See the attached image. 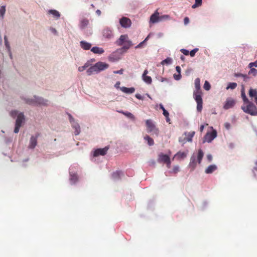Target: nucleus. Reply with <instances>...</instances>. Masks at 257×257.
<instances>
[{
	"instance_id": "obj_45",
	"label": "nucleus",
	"mask_w": 257,
	"mask_h": 257,
	"mask_svg": "<svg viewBox=\"0 0 257 257\" xmlns=\"http://www.w3.org/2000/svg\"><path fill=\"white\" fill-rule=\"evenodd\" d=\"M148 38H149V36H148L143 42H141L139 44H138L137 46H136L135 48L138 49V48H140L142 47L143 44L145 43V42H146V41L148 40Z\"/></svg>"
},
{
	"instance_id": "obj_11",
	"label": "nucleus",
	"mask_w": 257,
	"mask_h": 257,
	"mask_svg": "<svg viewBox=\"0 0 257 257\" xmlns=\"http://www.w3.org/2000/svg\"><path fill=\"white\" fill-rule=\"evenodd\" d=\"M69 120L72 123V126L75 130V135H78L80 132V127L78 123L76 122L71 115H69Z\"/></svg>"
},
{
	"instance_id": "obj_58",
	"label": "nucleus",
	"mask_w": 257,
	"mask_h": 257,
	"mask_svg": "<svg viewBox=\"0 0 257 257\" xmlns=\"http://www.w3.org/2000/svg\"><path fill=\"white\" fill-rule=\"evenodd\" d=\"M176 70L179 73V74H180L181 68L179 66H176Z\"/></svg>"
},
{
	"instance_id": "obj_59",
	"label": "nucleus",
	"mask_w": 257,
	"mask_h": 257,
	"mask_svg": "<svg viewBox=\"0 0 257 257\" xmlns=\"http://www.w3.org/2000/svg\"><path fill=\"white\" fill-rule=\"evenodd\" d=\"M96 14L98 16H100L101 14V11L99 10H97L96 11Z\"/></svg>"
},
{
	"instance_id": "obj_32",
	"label": "nucleus",
	"mask_w": 257,
	"mask_h": 257,
	"mask_svg": "<svg viewBox=\"0 0 257 257\" xmlns=\"http://www.w3.org/2000/svg\"><path fill=\"white\" fill-rule=\"evenodd\" d=\"M121 174L122 172L120 171H116L113 173V174H112V177L114 179H119Z\"/></svg>"
},
{
	"instance_id": "obj_9",
	"label": "nucleus",
	"mask_w": 257,
	"mask_h": 257,
	"mask_svg": "<svg viewBox=\"0 0 257 257\" xmlns=\"http://www.w3.org/2000/svg\"><path fill=\"white\" fill-rule=\"evenodd\" d=\"M217 136V132L213 130L211 133H207L204 137L203 142L210 143Z\"/></svg>"
},
{
	"instance_id": "obj_60",
	"label": "nucleus",
	"mask_w": 257,
	"mask_h": 257,
	"mask_svg": "<svg viewBox=\"0 0 257 257\" xmlns=\"http://www.w3.org/2000/svg\"><path fill=\"white\" fill-rule=\"evenodd\" d=\"M204 125H201L200 126V128H199V130H200V131L201 132H202L203 131V130H204Z\"/></svg>"
},
{
	"instance_id": "obj_46",
	"label": "nucleus",
	"mask_w": 257,
	"mask_h": 257,
	"mask_svg": "<svg viewBox=\"0 0 257 257\" xmlns=\"http://www.w3.org/2000/svg\"><path fill=\"white\" fill-rule=\"evenodd\" d=\"M179 171V167L178 166H174L172 169V172L177 173Z\"/></svg>"
},
{
	"instance_id": "obj_4",
	"label": "nucleus",
	"mask_w": 257,
	"mask_h": 257,
	"mask_svg": "<svg viewBox=\"0 0 257 257\" xmlns=\"http://www.w3.org/2000/svg\"><path fill=\"white\" fill-rule=\"evenodd\" d=\"M11 115L15 117L17 115V118L16 121V126L14 129V133H18L19 132L20 128L22 125V124L24 122L25 116L24 113L22 112L18 113L17 110L12 111L11 112Z\"/></svg>"
},
{
	"instance_id": "obj_2",
	"label": "nucleus",
	"mask_w": 257,
	"mask_h": 257,
	"mask_svg": "<svg viewBox=\"0 0 257 257\" xmlns=\"http://www.w3.org/2000/svg\"><path fill=\"white\" fill-rule=\"evenodd\" d=\"M108 67V64L102 62H98L94 65L91 66L86 71L88 75H91L93 73H98Z\"/></svg>"
},
{
	"instance_id": "obj_6",
	"label": "nucleus",
	"mask_w": 257,
	"mask_h": 257,
	"mask_svg": "<svg viewBox=\"0 0 257 257\" xmlns=\"http://www.w3.org/2000/svg\"><path fill=\"white\" fill-rule=\"evenodd\" d=\"M146 124L147 127V131L148 133H152V135H156L158 136L159 131L156 125L154 124L151 119H147L146 121Z\"/></svg>"
},
{
	"instance_id": "obj_16",
	"label": "nucleus",
	"mask_w": 257,
	"mask_h": 257,
	"mask_svg": "<svg viewBox=\"0 0 257 257\" xmlns=\"http://www.w3.org/2000/svg\"><path fill=\"white\" fill-rule=\"evenodd\" d=\"M148 73V71L146 69L144 71V73L142 75V78L143 80L147 84H150L152 83V79L151 77L149 76H147V74Z\"/></svg>"
},
{
	"instance_id": "obj_61",
	"label": "nucleus",
	"mask_w": 257,
	"mask_h": 257,
	"mask_svg": "<svg viewBox=\"0 0 257 257\" xmlns=\"http://www.w3.org/2000/svg\"><path fill=\"white\" fill-rule=\"evenodd\" d=\"M181 59L182 60H184L185 59V57L183 56H181V57H180Z\"/></svg>"
},
{
	"instance_id": "obj_55",
	"label": "nucleus",
	"mask_w": 257,
	"mask_h": 257,
	"mask_svg": "<svg viewBox=\"0 0 257 257\" xmlns=\"http://www.w3.org/2000/svg\"><path fill=\"white\" fill-rule=\"evenodd\" d=\"M224 126L227 129H229L230 127V124L228 122H226L224 124Z\"/></svg>"
},
{
	"instance_id": "obj_27",
	"label": "nucleus",
	"mask_w": 257,
	"mask_h": 257,
	"mask_svg": "<svg viewBox=\"0 0 257 257\" xmlns=\"http://www.w3.org/2000/svg\"><path fill=\"white\" fill-rule=\"evenodd\" d=\"M241 97L242 98V100H243L244 103H246L250 101H249V100L248 99V98H247V97L245 95V93L244 92V89L243 87L242 88L241 91Z\"/></svg>"
},
{
	"instance_id": "obj_44",
	"label": "nucleus",
	"mask_w": 257,
	"mask_h": 257,
	"mask_svg": "<svg viewBox=\"0 0 257 257\" xmlns=\"http://www.w3.org/2000/svg\"><path fill=\"white\" fill-rule=\"evenodd\" d=\"M5 43L6 47L9 50L10 48V44L9 43L8 38L6 36L4 37Z\"/></svg>"
},
{
	"instance_id": "obj_35",
	"label": "nucleus",
	"mask_w": 257,
	"mask_h": 257,
	"mask_svg": "<svg viewBox=\"0 0 257 257\" xmlns=\"http://www.w3.org/2000/svg\"><path fill=\"white\" fill-rule=\"evenodd\" d=\"M237 86V84L235 82H232L229 83L226 87L227 89H235Z\"/></svg>"
},
{
	"instance_id": "obj_39",
	"label": "nucleus",
	"mask_w": 257,
	"mask_h": 257,
	"mask_svg": "<svg viewBox=\"0 0 257 257\" xmlns=\"http://www.w3.org/2000/svg\"><path fill=\"white\" fill-rule=\"evenodd\" d=\"M70 180L73 183H75L78 180V177L77 175H71Z\"/></svg>"
},
{
	"instance_id": "obj_33",
	"label": "nucleus",
	"mask_w": 257,
	"mask_h": 257,
	"mask_svg": "<svg viewBox=\"0 0 257 257\" xmlns=\"http://www.w3.org/2000/svg\"><path fill=\"white\" fill-rule=\"evenodd\" d=\"M160 108L163 111V115L167 118L169 115V112L165 109L163 105L162 104H160Z\"/></svg>"
},
{
	"instance_id": "obj_36",
	"label": "nucleus",
	"mask_w": 257,
	"mask_h": 257,
	"mask_svg": "<svg viewBox=\"0 0 257 257\" xmlns=\"http://www.w3.org/2000/svg\"><path fill=\"white\" fill-rule=\"evenodd\" d=\"M5 12H6V7L5 6L1 7H0V16L2 18V19L4 18Z\"/></svg>"
},
{
	"instance_id": "obj_29",
	"label": "nucleus",
	"mask_w": 257,
	"mask_h": 257,
	"mask_svg": "<svg viewBox=\"0 0 257 257\" xmlns=\"http://www.w3.org/2000/svg\"><path fill=\"white\" fill-rule=\"evenodd\" d=\"M204 153L202 150L200 149L198 150V155H197V161L199 164H200L201 160L203 157Z\"/></svg>"
},
{
	"instance_id": "obj_63",
	"label": "nucleus",
	"mask_w": 257,
	"mask_h": 257,
	"mask_svg": "<svg viewBox=\"0 0 257 257\" xmlns=\"http://www.w3.org/2000/svg\"><path fill=\"white\" fill-rule=\"evenodd\" d=\"M91 7H92V8H94V5H93V4H92V5H91Z\"/></svg>"
},
{
	"instance_id": "obj_34",
	"label": "nucleus",
	"mask_w": 257,
	"mask_h": 257,
	"mask_svg": "<svg viewBox=\"0 0 257 257\" xmlns=\"http://www.w3.org/2000/svg\"><path fill=\"white\" fill-rule=\"evenodd\" d=\"M170 18V16L168 15H162L161 16H159V22L169 20Z\"/></svg>"
},
{
	"instance_id": "obj_14",
	"label": "nucleus",
	"mask_w": 257,
	"mask_h": 257,
	"mask_svg": "<svg viewBox=\"0 0 257 257\" xmlns=\"http://www.w3.org/2000/svg\"><path fill=\"white\" fill-rule=\"evenodd\" d=\"M159 22V13L157 10L153 14H152L150 19V22L153 24Z\"/></svg>"
},
{
	"instance_id": "obj_26",
	"label": "nucleus",
	"mask_w": 257,
	"mask_h": 257,
	"mask_svg": "<svg viewBox=\"0 0 257 257\" xmlns=\"http://www.w3.org/2000/svg\"><path fill=\"white\" fill-rule=\"evenodd\" d=\"M48 14L52 15L53 17L56 18L57 19L59 18L60 17V14L59 12L55 10H49L48 11Z\"/></svg>"
},
{
	"instance_id": "obj_10",
	"label": "nucleus",
	"mask_w": 257,
	"mask_h": 257,
	"mask_svg": "<svg viewBox=\"0 0 257 257\" xmlns=\"http://www.w3.org/2000/svg\"><path fill=\"white\" fill-rule=\"evenodd\" d=\"M119 23L121 27L127 28L131 27L132 22L131 20L126 17H122L119 20Z\"/></svg>"
},
{
	"instance_id": "obj_53",
	"label": "nucleus",
	"mask_w": 257,
	"mask_h": 257,
	"mask_svg": "<svg viewBox=\"0 0 257 257\" xmlns=\"http://www.w3.org/2000/svg\"><path fill=\"white\" fill-rule=\"evenodd\" d=\"M174 78L176 80H179L181 78V74H178V75L174 74Z\"/></svg>"
},
{
	"instance_id": "obj_25",
	"label": "nucleus",
	"mask_w": 257,
	"mask_h": 257,
	"mask_svg": "<svg viewBox=\"0 0 257 257\" xmlns=\"http://www.w3.org/2000/svg\"><path fill=\"white\" fill-rule=\"evenodd\" d=\"M195 133L194 131L191 132L187 134L186 133H185V135L186 136V141L192 142V138L194 137Z\"/></svg>"
},
{
	"instance_id": "obj_15",
	"label": "nucleus",
	"mask_w": 257,
	"mask_h": 257,
	"mask_svg": "<svg viewBox=\"0 0 257 257\" xmlns=\"http://www.w3.org/2000/svg\"><path fill=\"white\" fill-rule=\"evenodd\" d=\"M102 35L104 38L107 39H110L113 36L112 31L108 28L104 29L103 30Z\"/></svg>"
},
{
	"instance_id": "obj_13",
	"label": "nucleus",
	"mask_w": 257,
	"mask_h": 257,
	"mask_svg": "<svg viewBox=\"0 0 257 257\" xmlns=\"http://www.w3.org/2000/svg\"><path fill=\"white\" fill-rule=\"evenodd\" d=\"M108 149V147H105L102 149H98L94 151V156L95 157H97L99 155L103 156L106 154Z\"/></svg>"
},
{
	"instance_id": "obj_31",
	"label": "nucleus",
	"mask_w": 257,
	"mask_h": 257,
	"mask_svg": "<svg viewBox=\"0 0 257 257\" xmlns=\"http://www.w3.org/2000/svg\"><path fill=\"white\" fill-rule=\"evenodd\" d=\"M90 66V63L89 62H87L83 66H80L78 67V71L80 72L83 71L87 68L89 67Z\"/></svg>"
},
{
	"instance_id": "obj_3",
	"label": "nucleus",
	"mask_w": 257,
	"mask_h": 257,
	"mask_svg": "<svg viewBox=\"0 0 257 257\" xmlns=\"http://www.w3.org/2000/svg\"><path fill=\"white\" fill-rule=\"evenodd\" d=\"M116 44L118 46H122L121 49L124 51H126L133 46L132 42L129 40L127 35H121L116 41Z\"/></svg>"
},
{
	"instance_id": "obj_22",
	"label": "nucleus",
	"mask_w": 257,
	"mask_h": 257,
	"mask_svg": "<svg viewBox=\"0 0 257 257\" xmlns=\"http://www.w3.org/2000/svg\"><path fill=\"white\" fill-rule=\"evenodd\" d=\"M197 162L196 161V157L194 155H193L190 159V162L189 163V167L193 170L196 166Z\"/></svg>"
},
{
	"instance_id": "obj_19",
	"label": "nucleus",
	"mask_w": 257,
	"mask_h": 257,
	"mask_svg": "<svg viewBox=\"0 0 257 257\" xmlns=\"http://www.w3.org/2000/svg\"><path fill=\"white\" fill-rule=\"evenodd\" d=\"M81 47L85 50H89L91 48V44L84 41L80 42Z\"/></svg>"
},
{
	"instance_id": "obj_62",
	"label": "nucleus",
	"mask_w": 257,
	"mask_h": 257,
	"mask_svg": "<svg viewBox=\"0 0 257 257\" xmlns=\"http://www.w3.org/2000/svg\"><path fill=\"white\" fill-rule=\"evenodd\" d=\"M166 121L167 122H169L170 121V118H169V116L168 117V118L166 117Z\"/></svg>"
},
{
	"instance_id": "obj_48",
	"label": "nucleus",
	"mask_w": 257,
	"mask_h": 257,
	"mask_svg": "<svg viewBox=\"0 0 257 257\" xmlns=\"http://www.w3.org/2000/svg\"><path fill=\"white\" fill-rule=\"evenodd\" d=\"M180 51L185 55H188L189 54V51L185 49H181Z\"/></svg>"
},
{
	"instance_id": "obj_12",
	"label": "nucleus",
	"mask_w": 257,
	"mask_h": 257,
	"mask_svg": "<svg viewBox=\"0 0 257 257\" xmlns=\"http://www.w3.org/2000/svg\"><path fill=\"white\" fill-rule=\"evenodd\" d=\"M235 104V101L234 99L231 98H228L223 106L224 109H228L232 108Z\"/></svg>"
},
{
	"instance_id": "obj_40",
	"label": "nucleus",
	"mask_w": 257,
	"mask_h": 257,
	"mask_svg": "<svg viewBox=\"0 0 257 257\" xmlns=\"http://www.w3.org/2000/svg\"><path fill=\"white\" fill-rule=\"evenodd\" d=\"M119 112H121L122 113H123L124 115H125V116L131 118H132V119H134L135 118V116L134 115L131 113V112H123V111H119Z\"/></svg>"
},
{
	"instance_id": "obj_17",
	"label": "nucleus",
	"mask_w": 257,
	"mask_h": 257,
	"mask_svg": "<svg viewBox=\"0 0 257 257\" xmlns=\"http://www.w3.org/2000/svg\"><path fill=\"white\" fill-rule=\"evenodd\" d=\"M249 96L252 98H254V102L257 104V90L256 89L250 88L249 90Z\"/></svg>"
},
{
	"instance_id": "obj_42",
	"label": "nucleus",
	"mask_w": 257,
	"mask_h": 257,
	"mask_svg": "<svg viewBox=\"0 0 257 257\" xmlns=\"http://www.w3.org/2000/svg\"><path fill=\"white\" fill-rule=\"evenodd\" d=\"M203 87L206 90H209L210 89V85L207 81H205Z\"/></svg>"
},
{
	"instance_id": "obj_57",
	"label": "nucleus",
	"mask_w": 257,
	"mask_h": 257,
	"mask_svg": "<svg viewBox=\"0 0 257 257\" xmlns=\"http://www.w3.org/2000/svg\"><path fill=\"white\" fill-rule=\"evenodd\" d=\"M207 158L208 159V160H209V162H211L212 161V157L211 155H208L207 156Z\"/></svg>"
},
{
	"instance_id": "obj_52",
	"label": "nucleus",
	"mask_w": 257,
	"mask_h": 257,
	"mask_svg": "<svg viewBox=\"0 0 257 257\" xmlns=\"http://www.w3.org/2000/svg\"><path fill=\"white\" fill-rule=\"evenodd\" d=\"M189 23V19L188 17H185L184 19V23L185 25H187Z\"/></svg>"
},
{
	"instance_id": "obj_50",
	"label": "nucleus",
	"mask_w": 257,
	"mask_h": 257,
	"mask_svg": "<svg viewBox=\"0 0 257 257\" xmlns=\"http://www.w3.org/2000/svg\"><path fill=\"white\" fill-rule=\"evenodd\" d=\"M253 176L257 179V167H254L253 170Z\"/></svg>"
},
{
	"instance_id": "obj_5",
	"label": "nucleus",
	"mask_w": 257,
	"mask_h": 257,
	"mask_svg": "<svg viewBox=\"0 0 257 257\" xmlns=\"http://www.w3.org/2000/svg\"><path fill=\"white\" fill-rule=\"evenodd\" d=\"M246 106H241V109L246 113L251 115H257V108L254 104L251 101L246 103Z\"/></svg>"
},
{
	"instance_id": "obj_21",
	"label": "nucleus",
	"mask_w": 257,
	"mask_h": 257,
	"mask_svg": "<svg viewBox=\"0 0 257 257\" xmlns=\"http://www.w3.org/2000/svg\"><path fill=\"white\" fill-rule=\"evenodd\" d=\"M120 90L124 93L131 94L135 92V89L134 87L127 88L125 87H122L120 88Z\"/></svg>"
},
{
	"instance_id": "obj_37",
	"label": "nucleus",
	"mask_w": 257,
	"mask_h": 257,
	"mask_svg": "<svg viewBox=\"0 0 257 257\" xmlns=\"http://www.w3.org/2000/svg\"><path fill=\"white\" fill-rule=\"evenodd\" d=\"M172 60L170 58H167L165 60H164L162 62V64L164 65L165 64H170L172 63Z\"/></svg>"
},
{
	"instance_id": "obj_7",
	"label": "nucleus",
	"mask_w": 257,
	"mask_h": 257,
	"mask_svg": "<svg viewBox=\"0 0 257 257\" xmlns=\"http://www.w3.org/2000/svg\"><path fill=\"white\" fill-rule=\"evenodd\" d=\"M157 161L159 163L166 164L168 168H170L171 167V162L170 158L169 156L166 154H164L162 153L159 154Z\"/></svg>"
},
{
	"instance_id": "obj_56",
	"label": "nucleus",
	"mask_w": 257,
	"mask_h": 257,
	"mask_svg": "<svg viewBox=\"0 0 257 257\" xmlns=\"http://www.w3.org/2000/svg\"><path fill=\"white\" fill-rule=\"evenodd\" d=\"M120 84V82L119 81H117L116 82V83H115L114 86L115 88H119V85Z\"/></svg>"
},
{
	"instance_id": "obj_49",
	"label": "nucleus",
	"mask_w": 257,
	"mask_h": 257,
	"mask_svg": "<svg viewBox=\"0 0 257 257\" xmlns=\"http://www.w3.org/2000/svg\"><path fill=\"white\" fill-rule=\"evenodd\" d=\"M235 76L236 77H243L244 79L247 78V76L246 75H243L242 74H241V73H237V74H235Z\"/></svg>"
},
{
	"instance_id": "obj_43",
	"label": "nucleus",
	"mask_w": 257,
	"mask_h": 257,
	"mask_svg": "<svg viewBox=\"0 0 257 257\" xmlns=\"http://www.w3.org/2000/svg\"><path fill=\"white\" fill-rule=\"evenodd\" d=\"M199 50L198 48H195L193 50H191L189 52V54L191 57H194L195 55V53Z\"/></svg>"
},
{
	"instance_id": "obj_38",
	"label": "nucleus",
	"mask_w": 257,
	"mask_h": 257,
	"mask_svg": "<svg viewBox=\"0 0 257 257\" xmlns=\"http://www.w3.org/2000/svg\"><path fill=\"white\" fill-rule=\"evenodd\" d=\"M202 4V0H195V4L192 5V8L195 9L197 7L201 6Z\"/></svg>"
},
{
	"instance_id": "obj_51",
	"label": "nucleus",
	"mask_w": 257,
	"mask_h": 257,
	"mask_svg": "<svg viewBox=\"0 0 257 257\" xmlns=\"http://www.w3.org/2000/svg\"><path fill=\"white\" fill-rule=\"evenodd\" d=\"M123 69H121L120 70H117V71H114L113 72V73L115 74H122L123 73Z\"/></svg>"
},
{
	"instance_id": "obj_23",
	"label": "nucleus",
	"mask_w": 257,
	"mask_h": 257,
	"mask_svg": "<svg viewBox=\"0 0 257 257\" xmlns=\"http://www.w3.org/2000/svg\"><path fill=\"white\" fill-rule=\"evenodd\" d=\"M91 51L95 54H101L104 53V51L102 48L93 47L91 49Z\"/></svg>"
},
{
	"instance_id": "obj_41",
	"label": "nucleus",
	"mask_w": 257,
	"mask_h": 257,
	"mask_svg": "<svg viewBox=\"0 0 257 257\" xmlns=\"http://www.w3.org/2000/svg\"><path fill=\"white\" fill-rule=\"evenodd\" d=\"M248 74H252L253 76H255L257 74V70L255 68H250V71L248 72Z\"/></svg>"
},
{
	"instance_id": "obj_47",
	"label": "nucleus",
	"mask_w": 257,
	"mask_h": 257,
	"mask_svg": "<svg viewBox=\"0 0 257 257\" xmlns=\"http://www.w3.org/2000/svg\"><path fill=\"white\" fill-rule=\"evenodd\" d=\"M248 67L250 68H252V67H257V61H255L254 62H251L249 64Z\"/></svg>"
},
{
	"instance_id": "obj_18",
	"label": "nucleus",
	"mask_w": 257,
	"mask_h": 257,
	"mask_svg": "<svg viewBox=\"0 0 257 257\" xmlns=\"http://www.w3.org/2000/svg\"><path fill=\"white\" fill-rule=\"evenodd\" d=\"M37 138L34 136L31 137L30 141V144L29 148L30 149H34L37 145Z\"/></svg>"
},
{
	"instance_id": "obj_20",
	"label": "nucleus",
	"mask_w": 257,
	"mask_h": 257,
	"mask_svg": "<svg viewBox=\"0 0 257 257\" xmlns=\"http://www.w3.org/2000/svg\"><path fill=\"white\" fill-rule=\"evenodd\" d=\"M217 166L215 165H209L205 170V172L206 174H211L217 170Z\"/></svg>"
},
{
	"instance_id": "obj_30",
	"label": "nucleus",
	"mask_w": 257,
	"mask_h": 257,
	"mask_svg": "<svg viewBox=\"0 0 257 257\" xmlns=\"http://www.w3.org/2000/svg\"><path fill=\"white\" fill-rule=\"evenodd\" d=\"M187 155L184 152H179L175 155V157L178 159H183L186 157Z\"/></svg>"
},
{
	"instance_id": "obj_54",
	"label": "nucleus",
	"mask_w": 257,
	"mask_h": 257,
	"mask_svg": "<svg viewBox=\"0 0 257 257\" xmlns=\"http://www.w3.org/2000/svg\"><path fill=\"white\" fill-rule=\"evenodd\" d=\"M136 98H137L138 99H139L140 100L143 99V97L141 95H140L139 94H136Z\"/></svg>"
},
{
	"instance_id": "obj_64",
	"label": "nucleus",
	"mask_w": 257,
	"mask_h": 257,
	"mask_svg": "<svg viewBox=\"0 0 257 257\" xmlns=\"http://www.w3.org/2000/svg\"><path fill=\"white\" fill-rule=\"evenodd\" d=\"M161 81H162V82H163V81H164V78H162V79H161Z\"/></svg>"
},
{
	"instance_id": "obj_8",
	"label": "nucleus",
	"mask_w": 257,
	"mask_h": 257,
	"mask_svg": "<svg viewBox=\"0 0 257 257\" xmlns=\"http://www.w3.org/2000/svg\"><path fill=\"white\" fill-rule=\"evenodd\" d=\"M27 103L29 104H34L35 103H37L39 104L46 105L47 104L48 100L43 99L41 97H35V99H28L26 101Z\"/></svg>"
},
{
	"instance_id": "obj_1",
	"label": "nucleus",
	"mask_w": 257,
	"mask_h": 257,
	"mask_svg": "<svg viewBox=\"0 0 257 257\" xmlns=\"http://www.w3.org/2000/svg\"><path fill=\"white\" fill-rule=\"evenodd\" d=\"M200 79L197 78L195 80V90L193 93L194 98L197 103V110L201 112L202 109V98L201 96L202 92L200 88Z\"/></svg>"
},
{
	"instance_id": "obj_28",
	"label": "nucleus",
	"mask_w": 257,
	"mask_h": 257,
	"mask_svg": "<svg viewBox=\"0 0 257 257\" xmlns=\"http://www.w3.org/2000/svg\"><path fill=\"white\" fill-rule=\"evenodd\" d=\"M144 140L147 141L148 144L150 146H153L154 144V142L153 139L150 137L148 135H146L144 137Z\"/></svg>"
},
{
	"instance_id": "obj_24",
	"label": "nucleus",
	"mask_w": 257,
	"mask_h": 257,
	"mask_svg": "<svg viewBox=\"0 0 257 257\" xmlns=\"http://www.w3.org/2000/svg\"><path fill=\"white\" fill-rule=\"evenodd\" d=\"M89 24V21L86 19H83L81 20L79 27L81 29L85 28Z\"/></svg>"
}]
</instances>
